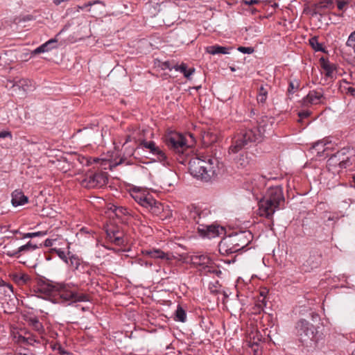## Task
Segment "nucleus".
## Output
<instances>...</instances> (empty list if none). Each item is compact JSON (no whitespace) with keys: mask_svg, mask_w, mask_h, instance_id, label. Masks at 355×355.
Returning <instances> with one entry per match:
<instances>
[{"mask_svg":"<svg viewBox=\"0 0 355 355\" xmlns=\"http://www.w3.org/2000/svg\"><path fill=\"white\" fill-rule=\"evenodd\" d=\"M15 338L16 343L24 345L34 346L35 343H40V339L30 333H26L24 336L20 334L15 336Z\"/></svg>","mask_w":355,"mask_h":355,"instance_id":"2eb2a0df","label":"nucleus"},{"mask_svg":"<svg viewBox=\"0 0 355 355\" xmlns=\"http://www.w3.org/2000/svg\"><path fill=\"white\" fill-rule=\"evenodd\" d=\"M285 198L282 186L270 187L265 197L259 201V211L261 216L271 218L276 210L284 206Z\"/></svg>","mask_w":355,"mask_h":355,"instance_id":"f03ea898","label":"nucleus"},{"mask_svg":"<svg viewBox=\"0 0 355 355\" xmlns=\"http://www.w3.org/2000/svg\"><path fill=\"white\" fill-rule=\"evenodd\" d=\"M236 162L238 166L245 168L250 164V159L248 157L247 154H241L239 157L236 159Z\"/></svg>","mask_w":355,"mask_h":355,"instance_id":"f704fd0d","label":"nucleus"},{"mask_svg":"<svg viewBox=\"0 0 355 355\" xmlns=\"http://www.w3.org/2000/svg\"><path fill=\"white\" fill-rule=\"evenodd\" d=\"M322 8H330L333 5V0H325L320 3Z\"/></svg>","mask_w":355,"mask_h":355,"instance_id":"8fccbe9b","label":"nucleus"},{"mask_svg":"<svg viewBox=\"0 0 355 355\" xmlns=\"http://www.w3.org/2000/svg\"><path fill=\"white\" fill-rule=\"evenodd\" d=\"M107 237L112 243L117 245H121L123 244V234L119 232L118 230H107Z\"/></svg>","mask_w":355,"mask_h":355,"instance_id":"5701e85b","label":"nucleus"},{"mask_svg":"<svg viewBox=\"0 0 355 355\" xmlns=\"http://www.w3.org/2000/svg\"><path fill=\"white\" fill-rule=\"evenodd\" d=\"M326 98L322 89L311 90L300 101L303 107H309L313 105L324 104Z\"/></svg>","mask_w":355,"mask_h":355,"instance_id":"ddd939ff","label":"nucleus"},{"mask_svg":"<svg viewBox=\"0 0 355 355\" xmlns=\"http://www.w3.org/2000/svg\"><path fill=\"white\" fill-rule=\"evenodd\" d=\"M309 44L315 51L324 52L322 44L318 42L317 37H313L309 40Z\"/></svg>","mask_w":355,"mask_h":355,"instance_id":"72a5a7b5","label":"nucleus"},{"mask_svg":"<svg viewBox=\"0 0 355 355\" xmlns=\"http://www.w3.org/2000/svg\"><path fill=\"white\" fill-rule=\"evenodd\" d=\"M298 86H299V84L297 82L294 83L293 81H290L288 88V94H293L295 92V89H297Z\"/></svg>","mask_w":355,"mask_h":355,"instance_id":"c03bdc74","label":"nucleus"},{"mask_svg":"<svg viewBox=\"0 0 355 355\" xmlns=\"http://www.w3.org/2000/svg\"><path fill=\"white\" fill-rule=\"evenodd\" d=\"M210 214V211L209 210H200L199 213V220L200 223H204L203 220Z\"/></svg>","mask_w":355,"mask_h":355,"instance_id":"49530a36","label":"nucleus"},{"mask_svg":"<svg viewBox=\"0 0 355 355\" xmlns=\"http://www.w3.org/2000/svg\"><path fill=\"white\" fill-rule=\"evenodd\" d=\"M319 61L321 67L324 71L325 76L327 78H332L334 71L336 70V66L334 64L330 63L328 60L324 58H321Z\"/></svg>","mask_w":355,"mask_h":355,"instance_id":"4be33fe9","label":"nucleus"},{"mask_svg":"<svg viewBox=\"0 0 355 355\" xmlns=\"http://www.w3.org/2000/svg\"><path fill=\"white\" fill-rule=\"evenodd\" d=\"M58 284L48 279H40L37 282L38 291L46 295L55 296Z\"/></svg>","mask_w":355,"mask_h":355,"instance_id":"4468645a","label":"nucleus"},{"mask_svg":"<svg viewBox=\"0 0 355 355\" xmlns=\"http://www.w3.org/2000/svg\"><path fill=\"white\" fill-rule=\"evenodd\" d=\"M189 171L197 179L209 182L215 175L213 159L208 158L207 160H205L198 157L193 158L189 162Z\"/></svg>","mask_w":355,"mask_h":355,"instance_id":"423d86ee","label":"nucleus"},{"mask_svg":"<svg viewBox=\"0 0 355 355\" xmlns=\"http://www.w3.org/2000/svg\"><path fill=\"white\" fill-rule=\"evenodd\" d=\"M188 209L189 218L193 220L196 223V224L200 225V224L202 223H200L199 220L200 209L192 205L191 207H188Z\"/></svg>","mask_w":355,"mask_h":355,"instance_id":"c756f323","label":"nucleus"},{"mask_svg":"<svg viewBox=\"0 0 355 355\" xmlns=\"http://www.w3.org/2000/svg\"><path fill=\"white\" fill-rule=\"evenodd\" d=\"M55 296H59L62 302L89 301L87 295L79 293L75 286L68 284H58Z\"/></svg>","mask_w":355,"mask_h":355,"instance_id":"0eeeda50","label":"nucleus"},{"mask_svg":"<svg viewBox=\"0 0 355 355\" xmlns=\"http://www.w3.org/2000/svg\"><path fill=\"white\" fill-rule=\"evenodd\" d=\"M311 112L308 110H302L298 112V116L300 117L299 121H301L302 119L308 118L311 114Z\"/></svg>","mask_w":355,"mask_h":355,"instance_id":"37998d69","label":"nucleus"},{"mask_svg":"<svg viewBox=\"0 0 355 355\" xmlns=\"http://www.w3.org/2000/svg\"><path fill=\"white\" fill-rule=\"evenodd\" d=\"M153 155L156 157V159L163 165H169V159L168 156L159 147Z\"/></svg>","mask_w":355,"mask_h":355,"instance_id":"cd10ccee","label":"nucleus"},{"mask_svg":"<svg viewBox=\"0 0 355 355\" xmlns=\"http://www.w3.org/2000/svg\"><path fill=\"white\" fill-rule=\"evenodd\" d=\"M320 146H322V142H317L314 144L313 148H315L318 150H320ZM318 153H320V151L318 152Z\"/></svg>","mask_w":355,"mask_h":355,"instance_id":"bf43d9fd","label":"nucleus"},{"mask_svg":"<svg viewBox=\"0 0 355 355\" xmlns=\"http://www.w3.org/2000/svg\"><path fill=\"white\" fill-rule=\"evenodd\" d=\"M131 196L139 205L152 213L157 214L159 212L161 204L154 199L150 194L135 191Z\"/></svg>","mask_w":355,"mask_h":355,"instance_id":"9d476101","label":"nucleus"},{"mask_svg":"<svg viewBox=\"0 0 355 355\" xmlns=\"http://www.w3.org/2000/svg\"><path fill=\"white\" fill-rule=\"evenodd\" d=\"M4 285H6V282L3 279H0V287L4 286Z\"/></svg>","mask_w":355,"mask_h":355,"instance_id":"69168bd1","label":"nucleus"},{"mask_svg":"<svg viewBox=\"0 0 355 355\" xmlns=\"http://www.w3.org/2000/svg\"><path fill=\"white\" fill-rule=\"evenodd\" d=\"M139 263L141 266H145L146 267H150L153 265L152 262L148 261H144L142 259H139Z\"/></svg>","mask_w":355,"mask_h":355,"instance_id":"5fc2aeb1","label":"nucleus"},{"mask_svg":"<svg viewBox=\"0 0 355 355\" xmlns=\"http://www.w3.org/2000/svg\"><path fill=\"white\" fill-rule=\"evenodd\" d=\"M37 248V245L33 244L31 242H28L26 245L19 247L16 250H8L6 252V255L10 257H19L21 252L28 250H34Z\"/></svg>","mask_w":355,"mask_h":355,"instance_id":"aec40b11","label":"nucleus"},{"mask_svg":"<svg viewBox=\"0 0 355 355\" xmlns=\"http://www.w3.org/2000/svg\"><path fill=\"white\" fill-rule=\"evenodd\" d=\"M108 182V174L106 172L98 171L88 173L81 181V185L87 189L101 188Z\"/></svg>","mask_w":355,"mask_h":355,"instance_id":"1a4fd4ad","label":"nucleus"},{"mask_svg":"<svg viewBox=\"0 0 355 355\" xmlns=\"http://www.w3.org/2000/svg\"><path fill=\"white\" fill-rule=\"evenodd\" d=\"M12 137V134L9 131H0V138Z\"/></svg>","mask_w":355,"mask_h":355,"instance_id":"864d4df0","label":"nucleus"},{"mask_svg":"<svg viewBox=\"0 0 355 355\" xmlns=\"http://www.w3.org/2000/svg\"><path fill=\"white\" fill-rule=\"evenodd\" d=\"M208 272H216V274H218V273H221V271H218V270H213V271H211L210 270H208Z\"/></svg>","mask_w":355,"mask_h":355,"instance_id":"338daca9","label":"nucleus"},{"mask_svg":"<svg viewBox=\"0 0 355 355\" xmlns=\"http://www.w3.org/2000/svg\"><path fill=\"white\" fill-rule=\"evenodd\" d=\"M132 141V139H131V137H130V135H128V136H127V137H126V139H125V144H125L126 143L130 142V141Z\"/></svg>","mask_w":355,"mask_h":355,"instance_id":"e2e57ef3","label":"nucleus"},{"mask_svg":"<svg viewBox=\"0 0 355 355\" xmlns=\"http://www.w3.org/2000/svg\"><path fill=\"white\" fill-rule=\"evenodd\" d=\"M96 3H101V1H98V0H96V1H89L86 3H85L83 6H79V8L81 9V10H83L89 6H92Z\"/></svg>","mask_w":355,"mask_h":355,"instance_id":"09e8293b","label":"nucleus"},{"mask_svg":"<svg viewBox=\"0 0 355 355\" xmlns=\"http://www.w3.org/2000/svg\"><path fill=\"white\" fill-rule=\"evenodd\" d=\"M250 231H241L224 237L218 244V250L222 255H229L244 250L252 241Z\"/></svg>","mask_w":355,"mask_h":355,"instance_id":"7ed1b4c3","label":"nucleus"},{"mask_svg":"<svg viewBox=\"0 0 355 355\" xmlns=\"http://www.w3.org/2000/svg\"><path fill=\"white\" fill-rule=\"evenodd\" d=\"M53 349L56 352V355H75L73 353L66 350L60 344L55 345Z\"/></svg>","mask_w":355,"mask_h":355,"instance_id":"e433bc0d","label":"nucleus"},{"mask_svg":"<svg viewBox=\"0 0 355 355\" xmlns=\"http://www.w3.org/2000/svg\"><path fill=\"white\" fill-rule=\"evenodd\" d=\"M4 286L7 287L8 288H9L10 290V291L12 293H13V286H12V285L6 282V285H4Z\"/></svg>","mask_w":355,"mask_h":355,"instance_id":"052dcab7","label":"nucleus"},{"mask_svg":"<svg viewBox=\"0 0 355 355\" xmlns=\"http://www.w3.org/2000/svg\"><path fill=\"white\" fill-rule=\"evenodd\" d=\"M57 42H58V40L56 39V37L51 39V40H48L47 42H46L45 43H44L43 44L38 46L37 48H36L34 50L33 53L39 54L41 53L47 52V51L55 48V46H53V44H54Z\"/></svg>","mask_w":355,"mask_h":355,"instance_id":"b1692460","label":"nucleus"},{"mask_svg":"<svg viewBox=\"0 0 355 355\" xmlns=\"http://www.w3.org/2000/svg\"><path fill=\"white\" fill-rule=\"evenodd\" d=\"M166 145L176 153L181 154L189 148L184 137L178 132H171L165 137Z\"/></svg>","mask_w":355,"mask_h":355,"instance_id":"9b49d317","label":"nucleus"},{"mask_svg":"<svg viewBox=\"0 0 355 355\" xmlns=\"http://www.w3.org/2000/svg\"><path fill=\"white\" fill-rule=\"evenodd\" d=\"M13 87H17L25 92H31L35 89V83L27 78H21L15 82Z\"/></svg>","mask_w":355,"mask_h":355,"instance_id":"a211bd4d","label":"nucleus"},{"mask_svg":"<svg viewBox=\"0 0 355 355\" xmlns=\"http://www.w3.org/2000/svg\"><path fill=\"white\" fill-rule=\"evenodd\" d=\"M82 260L76 255L71 254L68 258V264L73 268L74 270L80 269V263Z\"/></svg>","mask_w":355,"mask_h":355,"instance_id":"473e14b6","label":"nucleus"},{"mask_svg":"<svg viewBox=\"0 0 355 355\" xmlns=\"http://www.w3.org/2000/svg\"><path fill=\"white\" fill-rule=\"evenodd\" d=\"M237 49L239 51L247 54H251L254 51L252 47L239 46Z\"/></svg>","mask_w":355,"mask_h":355,"instance_id":"a18cd8bd","label":"nucleus"},{"mask_svg":"<svg viewBox=\"0 0 355 355\" xmlns=\"http://www.w3.org/2000/svg\"><path fill=\"white\" fill-rule=\"evenodd\" d=\"M76 270L79 273L87 274L89 276H90L92 272L89 264L83 261L80 263V269H76Z\"/></svg>","mask_w":355,"mask_h":355,"instance_id":"4c0bfd02","label":"nucleus"},{"mask_svg":"<svg viewBox=\"0 0 355 355\" xmlns=\"http://www.w3.org/2000/svg\"><path fill=\"white\" fill-rule=\"evenodd\" d=\"M53 2H54L56 5H59V4H60L62 2H63V0H53Z\"/></svg>","mask_w":355,"mask_h":355,"instance_id":"0e129e2a","label":"nucleus"},{"mask_svg":"<svg viewBox=\"0 0 355 355\" xmlns=\"http://www.w3.org/2000/svg\"><path fill=\"white\" fill-rule=\"evenodd\" d=\"M110 209L114 213L115 216L118 218H121L123 216H130V211L125 207H117L112 205Z\"/></svg>","mask_w":355,"mask_h":355,"instance_id":"c85d7f7f","label":"nucleus"},{"mask_svg":"<svg viewBox=\"0 0 355 355\" xmlns=\"http://www.w3.org/2000/svg\"><path fill=\"white\" fill-rule=\"evenodd\" d=\"M319 265V261L313 262L311 264L312 268H317Z\"/></svg>","mask_w":355,"mask_h":355,"instance_id":"680f3d73","label":"nucleus"},{"mask_svg":"<svg viewBox=\"0 0 355 355\" xmlns=\"http://www.w3.org/2000/svg\"><path fill=\"white\" fill-rule=\"evenodd\" d=\"M12 232L13 234H18V233H19V231L18 230H13Z\"/></svg>","mask_w":355,"mask_h":355,"instance_id":"774afa93","label":"nucleus"},{"mask_svg":"<svg viewBox=\"0 0 355 355\" xmlns=\"http://www.w3.org/2000/svg\"><path fill=\"white\" fill-rule=\"evenodd\" d=\"M203 140L205 143L214 142L216 141V135L209 132L205 133Z\"/></svg>","mask_w":355,"mask_h":355,"instance_id":"ea45409f","label":"nucleus"},{"mask_svg":"<svg viewBox=\"0 0 355 355\" xmlns=\"http://www.w3.org/2000/svg\"><path fill=\"white\" fill-rule=\"evenodd\" d=\"M347 4V1L340 0L337 1V7L340 10H342Z\"/></svg>","mask_w":355,"mask_h":355,"instance_id":"603ef678","label":"nucleus"},{"mask_svg":"<svg viewBox=\"0 0 355 355\" xmlns=\"http://www.w3.org/2000/svg\"><path fill=\"white\" fill-rule=\"evenodd\" d=\"M191 262L195 266H202L203 268H209L211 263L210 258L204 254L193 255L191 257Z\"/></svg>","mask_w":355,"mask_h":355,"instance_id":"6ab92c4d","label":"nucleus"},{"mask_svg":"<svg viewBox=\"0 0 355 355\" xmlns=\"http://www.w3.org/2000/svg\"><path fill=\"white\" fill-rule=\"evenodd\" d=\"M174 319L175 321H179L181 322H185L187 320L186 311L180 304H178L177 306Z\"/></svg>","mask_w":355,"mask_h":355,"instance_id":"7c9ffc66","label":"nucleus"},{"mask_svg":"<svg viewBox=\"0 0 355 355\" xmlns=\"http://www.w3.org/2000/svg\"><path fill=\"white\" fill-rule=\"evenodd\" d=\"M189 171L197 179L209 182L215 175L213 159L208 158L207 160H205L198 157L193 158L189 162Z\"/></svg>","mask_w":355,"mask_h":355,"instance_id":"39448f33","label":"nucleus"},{"mask_svg":"<svg viewBox=\"0 0 355 355\" xmlns=\"http://www.w3.org/2000/svg\"><path fill=\"white\" fill-rule=\"evenodd\" d=\"M268 121L267 116H262L259 121L247 123L232 141L229 153H237L243 148H248L253 143L261 142L268 126Z\"/></svg>","mask_w":355,"mask_h":355,"instance_id":"f257e3e1","label":"nucleus"},{"mask_svg":"<svg viewBox=\"0 0 355 355\" xmlns=\"http://www.w3.org/2000/svg\"><path fill=\"white\" fill-rule=\"evenodd\" d=\"M355 164V158L348 148H343L331 155L327 162V168L333 173L339 174L343 169Z\"/></svg>","mask_w":355,"mask_h":355,"instance_id":"20e7f679","label":"nucleus"},{"mask_svg":"<svg viewBox=\"0 0 355 355\" xmlns=\"http://www.w3.org/2000/svg\"><path fill=\"white\" fill-rule=\"evenodd\" d=\"M269 86L267 84L261 85L258 89L257 100L259 103L264 104L268 97Z\"/></svg>","mask_w":355,"mask_h":355,"instance_id":"393cba45","label":"nucleus"},{"mask_svg":"<svg viewBox=\"0 0 355 355\" xmlns=\"http://www.w3.org/2000/svg\"><path fill=\"white\" fill-rule=\"evenodd\" d=\"M53 239H46L44 241V245L46 247H51L53 245Z\"/></svg>","mask_w":355,"mask_h":355,"instance_id":"13d9d810","label":"nucleus"},{"mask_svg":"<svg viewBox=\"0 0 355 355\" xmlns=\"http://www.w3.org/2000/svg\"><path fill=\"white\" fill-rule=\"evenodd\" d=\"M296 335L302 343L315 340L317 333L315 327L305 319H300L295 325Z\"/></svg>","mask_w":355,"mask_h":355,"instance_id":"6e6552de","label":"nucleus"},{"mask_svg":"<svg viewBox=\"0 0 355 355\" xmlns=\"http://www.w3.org/2000/svg\"><path fill=\"white\" fill-rule=\"evenodd\" d=\"M175 69L176 71H180L181 73H182L184 74V76L187 79H189L195 71V69L193 68L188 69L187 64L184 63H182L179 66H176Z\"/></svg>","mask_w":355,"mask_h":355,"instance_id":"2f4dec72","label":"nucleus"},{"mask_svg":"<svg viewBox=\"0 0 355 355\" xmlns=\"http://www.w3.org/2000/svg\"><path fill=\"white\" fill-rule=\"evenodd\" d=\"M12 204L14 207L23 205L28 202V197L21 191L15 190L12 193Z\"/></svg>","mask_w":355,"mask_h":355,"instance_id":"412c9836","label":"nucleus"},{"mask_svg":"<svg viewBox=\"0 0 355 355\" xmlns=\"http://www.w3.org/2000/svg\"><path fill=\"white\" fill-rule=\"evenodd\" d=\"M206 52L211 55H216L219 53L228 54L230 53L229 48L221 46L219 45H213L206 47Z\"/></svg>","mask_w":355,"mask_h":355,"instance_id":"a878e982","label":"nucleus"},{"mask_svg":"<svg viewBox=\"0 0 355 355\" xmlns=\"http://www.w3.org/2000/svg\"><path fill=\"white\" fill-rule=\"evenodd\" d=\"M264 293L261 292V295L263 296V299L261 300H259V306L263 309V306H266V302L265 300V296L263 295Z\"/></svg>","mask_w":355,"mask_h":355,"instance_id":"6e6d98bb","label":"nucleus"},{"mask_svg":"<svg viewBox=\"0 0 355 355\" xmlns=\"http://www.w3.org/2000/svg\"><path fill=\"white\" fill-rule=\"evenodd\" d=\"M347 93L352 96H355V88L353 87H349L347 88Z\"/></svg>","mask_w":355,"mask_h":355,"instance_id":"4d7b16f0","label":"nucleus"},{"mask_svg":"<svg viewBox=\"0 0 355 355\" xmlns=\"http://www.w3.org/2000/svg\"><path fill=\"white\" fill-rule=\"evenodd\" d=\"M46 234V232H31L26 233L23 234V238H33L37 236H42Z\"/></svg>","mask_w":355,"mask_h":355,"instance_id":"a19ab883","label":"nucleus"},{"mask_svg":"<svg viewBox=\"0 0 355 355\" xmlns=\"http://www.w3.org/2000/svg\"><path fill=\"white\" fill-rule=\"evenodd\" d=\"M345 44L347 46L352 48L355 52V31L350 33Z\"/></svg>","mask_w":355,"mask_h":355,"instance_id":"58836bf2","label":"nucleus"},{"mask_svg":"<svg viewBox=\"0 0 355 355\" xmlns=\"http://www.w3.org/2000/svg\"><path fill=\"white\" fill-rule=\"evenodd\" d=\"M250 346L251 347V348L254 351V355H261V351L259 349V346L258 343H253Z\"/></svg>","mask_w":355,"mask_h":355,"instance_id":"de8ad7c7","label":"nucleus"},{"mask_svg":"<svg viewBox=\"0 0 355 355\" xmlns=\"http://www.w3.org/2000/svg\"><path fill=\"white\" fill-rule=\"evenodd\" d=\"M242 3L248 5V6H252L254 4H257L260 3L259 0H243Z\"/></svg>","mask_w":355,"mask_h":355,"instance_id":"3c124183","label":"nucleus"},{"mask_svg":"<svg viewBox=\"0 0 355 355\" xmlns=\"http://www.w3.org/2000/svg\"><path fill=\"white\" fill-rule=\"evenodd\" d=\"M28 324L40 334H42L44 332V328L43 324L36 317L30 318L28 320Z\"/></svg>","mask_w":355,"mask_h":355,"instance_id":"bb28decb","label":"nucleus"},{"mask_svg":"<svg viewBox=\"0 0 355 355\" xmlns=\"http://www.w3.org/2000/svg\"><path fill=\"white\" fill-rule=\"evenodd\" d=\"M57 255L64 262L68 263V257L65 254V252L61 249H53Z\"/></svg>","mask_w":355,"mask_h":355,"instance_id":"79ce46f5","label":"nucleus"},{"mask_svg":"<svg viewBox=\"0 0 355 355\" xmlns=\"http://www.w3.org/2000/svg\"><path fill=\"white\" fill-rule=\"evenodd\" d=\"M141 145L143 147L149 149L150 153H151L152 154H153L156 151V150L159 148L158 146H156L155 143L153 141H146L145 140H143L141 142Z\"/></svg>","mask_w":355,"mask_h":355,"instance_id":"c9c22d12","label":"nucleus"},{"mask_svg":"<svg viewBox=\"0 0 355 355\" xmlns=\"http://www.w3.org/2000/svg\"><path fill=\"white\" fill-rule=\"evenodd\" d=\"M198 232L203 238H215L224 234L225 230L223 227L217 224H206L202 223L198 227Z\"/></svg>","mask_w":355,"mask_h":355,"instance_id":"f8f14e48","label":"nucleus"},{"mask_svg":"<svg viewBox=\"0 0 355 355\" xmlns=\"http://www.w3.org/2000/svg\"><path fill=\"white\" fill-rule=\"evenodd\" d=\"M141 252L142 254L153 259H170L168 254L165 253L159 249L153 248L150 250H143Z\"/></svg>","mask_w":355,"mask_h":355,"instance_id":"f3484780","label":"nucleus"},{"mask_svg":"<svg viewBox=\"0 0 355 355\" xmlns=\"http://www.w3.org/2000/svg\"><path fill=\"white\" fill-rule=\"evenodd\" d=\"M12 280L19 286L30 285L31 277L26 273L16 272L10 275Z\"/></svg>","mask_w":355,"mask_h":355,"instance_id":"dca6fc26","label":"nucleus"}]
</instances>
